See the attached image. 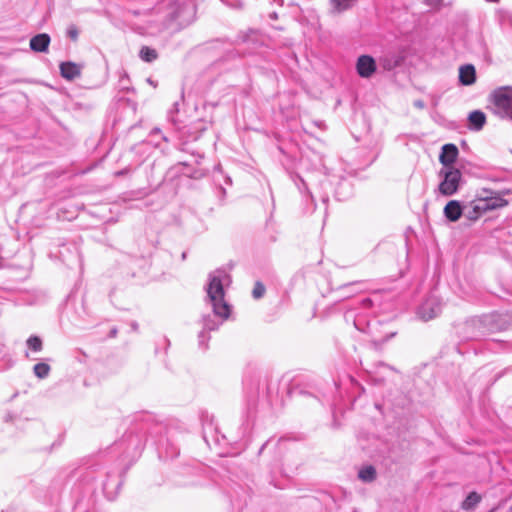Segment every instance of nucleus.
<instances>
[{
	"label": "nucleus",
	"mask_w": 512,
	"mask_h": 512,
	"mask_svg": "<svg viewBox=\"0 0 512 512\" xmlns=\"http://www.w3.org/2000/svg\"><path fill=\"white\" fill-rule=\"evenodd\" d=\"M50 44V36L46 33L37 34L30 40V48L35 52H46Z\"/></svg>",
	"instance_id": "ddd939ff"
},
{
	"label": "nucleus",
	"mask_w": 512,
	"mask_h": 512,
	"mask_svg": "<svg viewBox=\"0 0 512 512\" xmlns=\"http://www.w3.org/2000/svg\"><path fill=\"white\" fill-rule=\"evenodd\" d=\"M68 36L73 39V40H76L77 37H78V31L75 27H70L68 29Z\"/></svg>",
	"instance_id": "5701e85b"
},
{
	"label": "nucleus",
	"mask_w": 512,
	"mask_h": 512,
	"mask_svg": "<svg viewBox=\"0 0 512 512\" xmlns=\"http://www.w3.org/2000/svg\"><path fill=\"white\" fill-rule=\"evenodd\" d=\"M438 176L440 178L438 185L439 194L450 197L457 193L462 181V173L459 169L455 167H443L439 171Z\"/></svg>",
	"instance_id": "7ed1b4c3"
},
{
	"label": "nucleus",
	"mask_w": 512,
	"mask_h": 512,
	"mask_svg": "<svg viewBox=\"0 0 512 512\" xmlns=\"http://www.w3.org/2000/svg\"><path fill=\"white\" fill-rule=\"evenodd\" d=\"M27 346L31 350L39 352L42 350V340L38 336H31L27 339Z\"/></svg>",
	"instance_id": "aec40b11"
},
{
	"label": "nucleus",
	"mask_w": 512,
	"mask_h": 512,
	"mask_svg": "<svg viewBox=\"0 0 512 512\" xmlns=\"http://www.w3.org/2000/svg\"><path fill=\"white\" fill-rule=\"evenodd\" d=\"M459 82L464 86H470L476 82V70L472 64L462 65L459 68Z\"/></svg>",
	"instance_id": "9b49d317"
},
{
	"label": "nucleus",
	"mask_w": 512,
	"mask_h": 512,
	"mask_svg": "<svg viewBox=\"0 0 512 512\" xmlns=\"http://www.w3.org/2000/svg\"><path fill=\"white\" fill-rule=\"evenodd\" d=\"M377 69L376 62L373 57L369 55H361L356 62V70L360 77L370 78Z\"/></svg>",
	"instance_id": "423d86ee"
},
{
	"label": "nucleus",
	"mask_w": 512,
	"mask_h": 512,
	"mask_svg": "<svg viewBox=\"0 0 512 512\" xmlns=\"http://www.w3.org/2000/svg\"><path fill=\"white\" fill-rule=\"evenodd\" d=\"M264 293H265L264 285L259 283V282H257L255 284V287H254L253 291H252L253 297L255 299H259V298H261L264 295Z\"/></svg>",
	"instance_id": "412c9836"
},
{
	"label": "nucleus",
	"mask_w": 512,
	"mask_h": 512,
	"mask_svg": "<svg viewBox=\"0 0 512 512\" xmlns=\"http://www.w3.org/2000/svg\"><path fill=\"white\" fill-rule=\"evenodd\" d=\"M444 0H424L425 4L432 9L439 10L443 5Z\"/></svg>",
	"instance_id": "4be33fe9"
},
{
	"label": "nucleus",
	"mask_w": 512,
	"mask_h": 512,
	"mask_svg": "<svg viewBox=\"0 0 512 512\" xmlns=\"http://www.w3.org/2000/svg\"><path fill=\"white\" fill-rule=\"evenodd\" d=\"M509 512H512V506L510 507Z\"/></svg>",
	"instance_id": "a878e982"
},
{
	"label": "nucleus",
	"mask_w": 512,
	"mask_h": 512,
	"mask_svg": "<svg viewBox=\"0 0 512 512\" xmlns=\"http://www.w3.org/2000/svg\"><path fill=\"white\" fill-rule=\"evenodd\" d=\"M358 477L364 481V482H371L375 479L376 477V471L374 469V467L372 466H367V467H364L362 468L359 473H358Z\"/></svg>",
	"instance_id": "a211bd4d"
},
{
	"label": "nucleus",
	"mask_w": 512,
	"mask_h": 512,
	"mask_svg": "<svg viewBox=\"0 0 512 512\" xmlns=\"http://www.w3.org/2000/svg\"><path fill=\"white\" fill-rule=\"evenodd\" d=\"M416 105L419 106V107H423V104L421 102L416 103Z\"/></svg>",
	"instance_id": "393cba45"
},
{
	"label": "nucleus",
	"mask_w": 512,
	"mask_h": 512,
	"mask_svg": "<svg viewBox=\"0 0 512 512\" xmlns=\"http://www.w3.org/2000/svg\"><path fill=\"white\" fill-rule=\"evenodd\" d=\"M470 129L479 131L486 123V115L480 110L472 111L468 116Z\"/></svg>",
	"instance_id": "4468645a"
},
{
	"label": "nucleus",
	"mask_w": 512,
	"mask_h": 512,
	"mask_svg": "<svg viewBox=\"0 0 512 512\" xmlns=\"http://www.w3.org/2000/svg\"><path fill=\"white\" fill-rule=\"evenodd\" d=\"M464 210V214L469 220H477L481 215L487 212L477 194L475 199L464 207Z\"/></svg>",
	"instance_id": "6e6552de"
},
{
	"label": "nucleus",
	"mask_w": 512,
	"mask_h": 512,
	"mask_svg": "<svg viewBox=\"0 0 512 512\" xmlns=\"http://www.w3.org/2000/svg\"><path fill=\"white\" fill-rule=\"evenodd\" d=\"M230 281V276L224 270H216L208 276L207 298L215 316L222 320H226L230 315V306L224 299V288L230 284Z\"/></svg>",
	"instance_id": "f257e3e1"
},
{
	"label": "nucleus",
	"mask_w": 512,
	"mask_h": 512,
	"mask_svg": "<svg viewBox=\"0 0 512 512\" xmlns=\"http://www.w3.org/2000/svg\"><path fill=\"white\" fill-rule=\"evenodd\" d=\"M441 312V303L437 297H429L418 310L419 317L424 321L435 318Z\"/></svg>",
	"instance_id": "39448f33"
},
{
	"label": "nucleus",
	"mask_w": 512,
	"mask_h": 512,
	"mask_svg": "<svg viewBox=\"0 0 512 512\" xmlns=\"http://www.w3.org/2000/svg\"><path fill=\"white\" fill-rule=\"evenodd\" d=\"M458 156V148L454 144H445L442 147L439 161L444 167H453L452 164Z\"/></svg>",
	"instance_id": "1a4fd4ad"
},
{
	"label": "nucleus",
	"mask_w": 512,
	"mask_h": 512,
	"mask_svg": "<svg viewBox=\"0 0 512 512\" xmlns=\"http://www.w3.org/2000/svg\"><path fill=\"white\" fill-rule=\"evenodd\" d=\"M494 511H495V509H492V510H490L489 512H494Z\"/></svg>",
	"instance_id": "bb28decb"
},
{
	"label": "nucleus",
	"mask_w": 512,
	"mask_h": 512,
	"mask_svg": "<svg viewBox=\"0 0 512 512\" xmlns=\"http://www.w3.org/2000/svg\"><path fill=\"white\" fill-rule=\"evenodd\" d=\"M139 56L145 62H152L158 55L155 49L145 46L141 48Z\"/></svg>",
	"instance_id": "6ab92c4d"
},
{
	"label": "nucleus",
	"mask_w": 512,
	"mask_h": 512,
	"mask_svg": "<svg viewBox=\"0 0 512 512\" xmlns=\"http://www.w3.org/2000/svg\"><path fill=\"white\" fill-rule=\"evenodd\" d=\"M488 108L502 120L512 122V86H500L488 96Z\"/></svg>",
	"instance_id": "f03ea898"
},
{
	"label": "nucleus",
	"mask_w": 512,
	"mask_h": 512,
	"mask_svg": "<svg viewBox=\"0 0 512 512\" xmlns=\"http://www.w3.org/2000/svg\"><path fill=\"white\" fill-rule=\"evenodd\" d=\"M61 76L72 81L81 75L82 66L74 62H62L59 66Z\"/></svg>",
	"instance_id": "9d476101"
},
{
	"label": "nucleus",
	"mask_w": 512,
	"mask_h": 512,
	"mask_svg": "<svg viewBox=\"0 0 512 512\" xmlns=\"http://www.w3.org/2000/svg\"><path fill=\"white\" fill-rule=\"evenodd\" d=\"M481 497L476 492H471L462 503L464 510H472L480 502Z\"/></svg>",
	"instance_id": "dca6fc26"
},
{
	"label": "nucleus",
	"mask_w": 512,
	"mask_h": 512,
	"mask_svg": "<svg viewBox=\"0 0 512 512\" xmlns=\"http://www.w3.org/2000/svg\"><path fill=\"white\" fill-rule=\"evenodd\" d=\"M486 211L496 210L508 205V201L495 191L489 189H481L477 192Z\"/></svg>",
	"instance_id": "20e7f679"
},
{
	"label": "nucleus",
	"mask_w": 512,
	"mask_h": 512,
	"mask_svg": "<svg viewBox=\"0 0 512 512\" xmlns=\"http://www.w3.org/2000/svg\"><path fill=\"white\" fill-rule=\"evenodd\" d=\"M444 215L445 217L451 221L456 222L460 219V217L463 214V208L459 201L457 200H451L449 201L446 206L444 207Z\"/></svg>",
	"instance_id": "f8f14e48"
},
{
	"label": "nucleus",
	"mask_w": 512,
	"mask_h": 512,
	"mask_svg": "<svg viewBox=\"0 0 512 512\" xmlns=\"http://www.w3.org/2000/svg\"><path fill=\"white\" fill-rule=\"evenodd\" d=\"M204 321V327L208 330H214L217 327V325L214 324L213 322L206 321V319H204Z\"/></svg>",
	"instance_id": "b1692460"
},
{
	"label": "nucleus",
	"mask_w": 512,
	"mask_h": 512,
	"mask_svg": "<svg viewBox=\"0 0 512 512\" xmlns=\"http://www.w3.org/2000/svg\"><path fill=\"white\" fill-rule=\"evenodd\" d=\"M50 370V366L44 362L37 363L33 368L35 376L39 379L47 378L50 373Z\"/></svg>",
	"instance_id": "f3484780"
},
{
	"label": "nucleus",
	"mask_w": 512,
	"mask_h": 512,
	"mask_svg": "<svg viewBox=\"0 0 512 512\" xmlns=\"http://www.w3.org/2000/svg\"><path fill=\"white\" fill-rule=\"evenodd\" d=\"M355 0H331V12L334 14H340L348 9H350Z\"/></svg>",
	"instance_id": "2eb2a0df"
},
{
	"label": "nucleus",
	"mask_w": 512,
	"mask_h": 512,
	"mask_svg": "<svg viewBox=\"0 0 512 512\" xmlns=\"http://www.w3.org/2000/svg\"><path fill=\"white\" fill-rule=\"evenodd\" d=\"M403 60V56L396 52H386L379 57V64L384 70L391 71L400 66Z\"/></svg>",
	"instance_id": "0eeeda50"
}]
</instances>
